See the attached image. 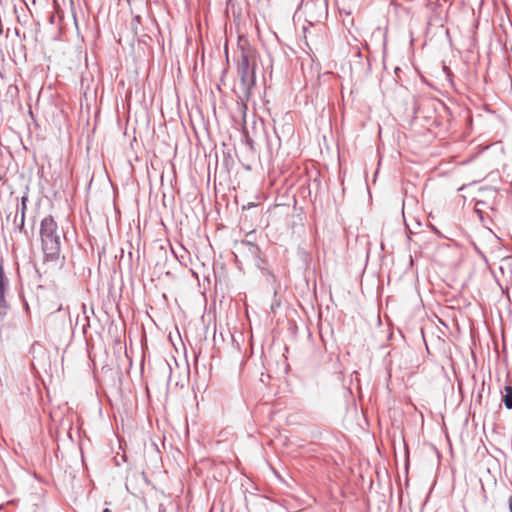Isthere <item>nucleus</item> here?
Instances as JSON below:
<instances>
[{
	"label": "nucleus",
	"mask_w": 512,
	"mask_h": 512,
	"mask_svg": "<svg viewBox=\"0 0 512 512\" xmlns=\"http://www.w3.org/2000/svg\"><path fill=\"white\" fill-rule=\"evenodd\" d=\"M40 233L44 253L50 258H56L60 252V237L57 233V224L52 216H47L42 220Z\"/></svg>",
	"instance_id": "1"
},
{
	"label": "nucleus",
	"mask_w": 512,
	"mask_h": 512,
	"mask_svg": "<svg viewBox=\"0 0 512 512\" xmlns=\"http://www.w3.org/2000/svg\"><path fill=\"white\" fill-rule=\"evenodd\" d=\"M256 54L252 50H242L238 59V74L246 93L255 85Z\"/></svg>",
	"instance_id": "2"
},
{
	"label": "nucleus",
	"mask_w": 512,
	"mask_h": 512,
	"mask_svg": "<svg viewBox=\"0 0 512 512\" xmlns=\"http://www.w3.org/2000/svg\"><path fill=\"white\" fill-rule=\"evenodd\" d=\"M503 402L508 409H512V386H505Z\"/></svg>",
	"instance_id": "3"
},
{
	"label": "nucleus",
	"mask_w": 512,
	"mask_h": 512,
	"mask_svg": "<svg viewBox=\"0 0 512 512\" xmlns=\"http://www.w3.org/2000/svg\"><path fill=\"white\" fill-rule=\"evenodd\" d=\"M508 504H509L510 512H512V496L509 497Z\"/></svg>",
	"instance_id": "4"
},
{
	"label": "nucleus",
	"mask_w": 512,
	"mask_h": 512,
	"mask_svg": "<svg viewBox=\"0 0 512 512\" xmlns=\"http://www.w3.org/2000/svg\"><path fill=\"white\" fill-rule=\"evenodd\" d=\"M103 512H111V511H110V509L105 508V509L103 510Z\"/></svg>",
	"instance_id": "5"
}]
</instances>
